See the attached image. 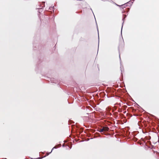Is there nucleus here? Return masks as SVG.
<instances>
[{
    "label": "nucleus",
    "instance_id": "20e7f679",
    "mask_svg": "<svg viewBox=\"0 0 159 159\" xmlns=\"http://www.w3.org/2000/svg\"><path fill=\"white\" fill-rule=\"evenodd\" d=\"M132 114H131L130 113V115H129V116H130V118L132 116Z\"/></svg>",
    "mask_w": 159,
    "mask_h": 159
},
{
    "label": "nucleus",
    "instance_id": "f03ea898",
    "mask_svg": "<svg viewBox=\"0 0 159 159\" xmlns=\"http://www.w3.org/2000/svg\"><path fill=\"white\" fill-rule=\"evenodd\" d=\"M102 128L103 129V131H107L109 129V128L107 127H104Z\"/></svg>",
    "mask_w": 159,
    "mask_h": 159
},
{
    "label": "nucleus",
    "instance_id": "f257e3e1",
    "mask_svg": "<svg viewBox=\"0 0 159 159\" xmlns=\"http://www.w3.org/2000/svg\"><path fill=\"white\" fill-rule=\"evenodd\" d=\"M130 112H133V115L135 116H138V115L134 114V113L137 111H138V110H136L133 108V107H130Z\"/></svg>",
    "mask_w": 159,
    "mask_h": 159
},
{
    "label": "nucleus",
    "instance_id": "7ed1b4c3",
    "mask_svg": "<svg viewBox=\"0 0 159 159\" xmlns=\"http://www.w3.org/2000/svg\"><path fill=\"white\" fill-rule=\"evenodd\" d=\"M99 131L100 132H102L104 131H103V128H102V129H100V130Z\"/></svg>",
    "mask_w": 159,
    "mask_h": 159
}]
</instances>
